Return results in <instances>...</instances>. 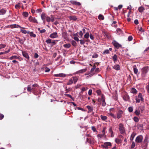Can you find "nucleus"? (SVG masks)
I'll list each match as a JSON object with an SVG mask.
<instances>
[{
    "mask_svg": "<svg viewBox=\"0 0 149 149\" xmlns=\"http://www.w3.org/2000/svg\"><path fill=\"white\" fill-rule=\"evenodd\" d=\"M149 70V67L148 66L144 67L141 69V76L142 77H145L146 74Z\"/></svg>",
    "mask_w": 149,
    "mask_h": 149,
    "instance_id": "f257e3e1",
    "label": "nucleus"
},
{
    "mask_svg": "<svg viewBox=\"0 0 149 149\" xmlns=\"http://www.w3.org/2000/svg\"><path fill=\"white\" fill-rule=\"evenodd\" d=\"M135 100L136 103H139L140 101H143L144 99L143 97L142 94L141 93H139L138 96L136 97Z\"/></svg>",
    "mask_w": 149,
    "mask_h": 149,
    "instance_id": "f03ea898",
    "label": "nucleus"
},
{
    "mask_svg": "<svg viewBox=\"0 0 149 149\" xmlns=\"http://www.w3.org/2000/svg\"><path fill=\"white\" fill-rule=\"evenodd\" d=\"M119 129L121 134L125 133V130L123 125L122 123H120L119 125Z\"/></svg>",
    "mask_w": 149,
    "mask_h": 149,
    "instance_id": "7ed1b4c3",
    "label": "nucleus"
},
{
    "mask_svg": "<svg viewBox=\"0 0 149 149\" xmlns=\"http://www.w3.org/2000/svg\"><path fill=\"white\" fill-rule=\"evenodd\" d=\"M111 146V143L110 142H104L103 144H102L101 145L102 147L106 149H108L109 148V146Z\"/></svg>",
    "mask_w": 149,
    "mask_h": 149,
    "instance_id": "20e7f679",
    "label": "nucleus"
},
{
    "mask_svg": "<svg viewBox=\"0 0 149 149\" xmlns=\"http://www.w3.org/2000/svg\"><path fill=\"white\" fill-rule=\"evenodd\" d=\"M143 138V137L142 135H139L136 137L135 141L137 143H141L142 142Z\"/></svg>",
    "mask_w": 149,
    "mask_h": 149,
    "instance_id": "39448f33",
    "label": "nucleus"
},
{
    "mask_svg": "<svg viewBox=\"0 0 149 149\" xmlns=\"http://www.w3.org/2000/svg\"><path fill=\"white\" fill-rule=\"evenodd\" d=\"M112 44L117 49H118L120 47H121V45L115 40H114L112 42Z\"/></svg>",
    "mask_w": 149,
    "mask_h": 149,
    "instance_id": "423d86ee",
    "label": "nucleus"
},
{
    "mask_svg": "<svg viewBox=\"0 0 149 149\" xmlns=\"http://www.w3.org/2000/svg\"><path fill=\"white\" fill-rule=\"evenodd\" d=\"M29 21L31 22L35 23H38V22L37 20L36 19L35 17H33L31 16H30L29 18Z\"/></svg>",
    "mask_w": 149,
    "mask_h": 149,
    "instance_id": "0eeeda50",
    "label": "nucleus"
},
{
    "mask_svg": "<svg viewBox=\"0 0 149 149\" xmlns=\"http://www.w3.org/2000/svg\"><path fill=\"white\" fill-rule=\"evenodd\" d=\"M123 113V111L121 110H119L117 113V118L118 119H119L122 117V114Z\"/></svg>",
    "mask_w": 149,
    "mask_h": 149,
    "instance_id": "6e6552de",
    "label": "nucleus"
},
{
    "mask_svg": "<svg viewBox=\"0 0 149 149\" xmlns=\"http://www.w3.org/2000/svg\"><path fill=\"white\" fill-rule=\"evenodd\" d=\"M22 53L24 57L26 58L27 60L29 59V57L28 54L26 51H22Z\"/></svg>",
    "mask_w": 149,
    "mask_h": 149,
    "instance_id": "1a4fd4ad",
    "label": "nucleus"
},
{
    "mask_svg": "<svg viewBox=\"0 0 149 149\" xmlns=\"http://www.w3.org/2000/svg\"><path fill=\"white\" fill-rule=\"evenodd\" d=\"M49 37L52 38H54L58 37L57 33L56 32L51 33L49 36Z\"/></svg>",
    "mask_w": 149,
    "mask_h": 149,
    "instance_id": "9d476101",
    "label": "nucleus"
},
{
    "mask_svg": "<svg viewBox=\"0 0 149 149\" xmlns=\"http://www.w3.org/2000/svg\"><path fill=\"white\" fill-rule=\"evenodd\" d=\"M10 27L11 29H13L14 28H20L22 29H24V28L16 24H12L10 25Z\"/></svg>",
    "mask_w": 149,
    "mask_h": 149,
    "instance_id": "9b49d317",
    "label": "nucleus"
},
{
    "mask_svg": "<svg viewBox=\"0 0 149 149\" xmlns=\"http://www.w3.org/2000/svg\"><path fill=\"white\" fill-rule=\"evenodd\" d=\"M86 68L84 69L76 72L75 73H74V74H77L79 73H82L86 72Z\"/></svg>",
    "mask_w": 149,
    "mask_h": 149,
    "instance_id": "f8f14e48",
    "label": "nucleus"
},
{
    "mask_svg": "<svg viewBox=\"0 0 149 149\" xmlns=\"http://www.w3.org/2000/svg\"><path fill=\"white\" fill-rule=\"evenodd\" d=\"M70 3L73 5H75L77 6H79L81 5V3L79 2H78L76 1L72 0L71 1Z\"/></svg>",
    "mask_w": 149,
    "mask_h": 149,
    "instance_id": "ddd939ff",
    "label": "nucleus"
},
{
    "mask_svg": "<svg viewBox=\"0 0 149 149\" xmlns=\"http://www.w3.org/2000/svg\"><path fill=\"white\" fill-rule=\"evenodd\" d=\"M62 37L65 40L68 39V35L66 32H63L62 33Z\"/></svg>",
    "mask_w": 149,
    "mask_h": 149,
    "instance_id": "4468645a",
    "label": "nucleus"
},
{
    "mask_svg": "<svg viewBox=\"0 0 149 149\" xmlns=\"http://www.w3.org/2000/svg\"><path fill=\"white\" fill-rule=\"evenodd\" d=\"M47 16L46 15V14L44 13H42L41 15V18L42 20L43 21V23L45 24V21Z\"/></svg>",
    "mask_w": 149,
    "mask_h": 149,
    "instance_id": "2eb2a0df",
    "label": "nucleus"
},
{
    "mask_svg": "<svg viewBox=\"0 0 149 149\" xmlns=\"http://www.w3.org/2000/svg\"><path fill=\"white\" fill-rule=\"evenodd\" d=\"M54 76L56 77H64L66 76V75L63 73H60L54 74Z\"/></svg>",
    "mask_w": 149,
    "mask_h": 149,
    "instance_id": "dca6fc26",
    "label": "nucleus"
},
{
    "mask_svg": "<svg viewBox=\"0 0 149 149\" xmlns=\"http://www.w3.org/2000/svg\"><path fill=\"white\" fill-rule=\"evenodd\" d=\"M143 143L145 144V147H147L148 143V137L147 136H145L144 140Z\"/></svg>",
    "mask_w": 149,
    "mask_h": 149,
    "instance_id": "f3484780",
    "label": "nucleus"
},
{
    "mask_svg": "<svg viewBox=\"0 0 149 149\" xmlns=\"http://www.w3.org/2000/svg\"><path fill=\"white\" fill-rule=\"evenodd\" d=\"M33 89L31 84L29 85L27 87V91H28L31 92Z\"/></svg>",
    "mask_w": 149,
    "mask_h": 149,
    "instance_id": "a211bd4d",
    "label": "nucleus"
},
{
    "mask_svg": "<svg viewBox=\"0 0 149 149\" xmlns=\"http://www.w3.org/2000/svg\"><path fill=\"white\" fill-rule=\"evenodd\" d=\"M133 70L134 72V74H136V75L139 74V73H138V70L137 69V68H136V66H134L133 67Z\"/></svg>",
    "mask_w": 149,
    "mask_h": 149,
    "instance_id": "6ab92c4d",
    "label": "nucleus"
},
{
    "mask_svg": "<svg viewBox=\"0 0 149 149\" xmlns=\"http://www.w3.org/2000/svg\"><path fill=\"white\" fill-rule=\"evenodd\" d=\"M86 107L88 109V113L92 112L93 111V107L92 108L89 105H88L86 106Z\"/></svg>",
    "mask_w": 149,
    "mask_h": 149,
    "instance_id": "aec40b11",
    "label": "nucleus"
},
{
    "mask_svg": "<svg viewBox=\"0 0 149 149\" xmlns=\"http://www.w3.org/2000/svg\"><path fill=\"white\" fill-rule=\"evenodd\" d=\"M68 18L71 20L76 21L77 19V18L76 16H70L68 17Z\"/></svg>",
    "mask_w": 149,
    "mask_h": 149,
    "instance_id": "412c9836",
    "label": "nucleus"
},
{
    "mask_svg": "<svg viewBox=\"0 0 149 149\" xmlns=\"http://www.w3.org/2000/svg\"><path fill=\"white\" fill-rule=\"evenodd\" d=\"M113 68L117 70H120V66L118 64L116 65L113 67Z\"/></svg>",
    "mask_w": 149,
    "mask_h": 149,
    "instance_id": "4be33fe9",
    "label": "nucleus"
},
{
    "mask_svg": "<svg viewBox=\"0 0 149 149\" xmlns=\"http://www.w3.org/2000/svg\"><path fill=\"white\" fill-rule=\"evenodd\" d=\"M123 99L125 101H127L129 99L130 97L128 95H124Z\"/></svg>",
    "mask_w": 149,
    "mask_h": 149,
    "instance_id": "5701e85b",
    "label": "nucleus"
},
{
    "mask_svg": "<svg viewBox=\"0 0 149 149\" xmlns=\"http://www.w3.org/2000/svg\"><path fill=\"white\" fill-rule=\"evenodd\" d=\"M28 34H29L30 36L31 37L35 38L36 36V35L35 34H34L33 32H30L28 31Z\"/></svg>",
    "mask_w": 149,
    "mask_h": 149,
    "instance_id": "b1692460",
    "label": "nucleus"
},
{
    "mask_svg": "<svg viewBox=\"0 0 149 149\" xmlns=\"http://www.w3.org/2000/svg\"><path fill=\"white\" fill-rule=\"evenodd\" d=\"M112 59L114 63H115L117 61V56L116 54H115L112 57Z\"/></svg>",
    "mask_w": 149,
    "mask_h": 149,
    "instance_id": "393cba45",
    "label": "nucleus"
},
{
    "mask_svg": "<svg viewBox=\"0 0 149 149\" xmlns=\"http://www.w3.org/2000/svg\"><path fill=\"white\" fill-rule=\"evenodd\" d=\"M138 10L140 13H141L144 10L145 8L142 6H140Z\"/></svg>",
    "mask_w": 149,
    "mask_h": 149,
    "instance_id": "a878e982",
    "label": "nucleus"
},
{
    "mask_svg": "<svg viewBox=\"0 0 149 149\" xmlns=\"http://www.w3.org/2000/svg\"><path fill=\"white\" fill-rule=\"evenodd\" d=\"M73 81H74V83L75 84L77 81L78 80V77L77 76L73 77H72Z\"/></svg>",
    "mask_w": 149,
    "mask_h": 149,
    "instance_id": "bb28decb",
    "label": "nucleus"
},
{
    "mask_svg": "<svg viewBox=\"0 0 149 149\" xmlns=\"http://www.w3.org/2000/svg\"><path fill=\"white\" fill-rule=\"evenodd\" d=\"M145 109V107L143 106H140L138 108V109L140 110V111H141V112H142Z\"/></svg>",
    "mask_w": 149,
    "mask_h": 149,
    "instance_id": "cd10ccee",
    "label": "nucleus"
},
{
    "mask_svg": "<svg viewBox=\"0 0 149 149\" xmlns=\"http://www.w3.org/2000/svg\"><path fill=\"white\" fill-rule=\"evenodd\" d=\"M6 10L5 9H2L0 10V13H1L2 15L4 14L6 12Z\"/></svg>",
    "mask_w": 149,
    "mask_h": 149,
    "instance_id": "c85d7f7f",
    "label": "nucleus"
},
{
    "mask_svg": "<svg viewBox=\"0 0 149 149\" xmlns=\"http://www.w3.org/2000/svg\"><path fill=\"white\" fill-rule=\"evenodd\" d=\"M63 47L66 48H69L71 47V45L69 44H66L63 45Z\"/></svg>",
    "mask_w": 149,
    "mask_h": 149,
    "instance_id": "c756f323",
    "label": "nucleus"
},
{
    "mask_svg": "<svg viewBox=\"0 0 149 149\" xmlns=\"http://www.w3.org/2000/svg\"><path fill=\"white\" fill-rule=\"evenodd\" d=\"M73 82V80L72 79H70L68 82L67 83V85H70L72 84Z\"/></svg>",
    "mask_w": 149,
    "mask_h": 149,
    "instance_id": "7c9ffc66",
    "label": "nucleus"
},
{
    "mask_svg": "<svg viewBox=\"0 0 149 149\" xmlns=\"http://www.w3.org/2000/svg\"><path fill=\"white\" fill-rule=\"evenodd\" d=\"M100 117L102 120L105 121L107 119V117L105 116H104L102 115H101Z\"/></svg>",
    "mask_w": 149,
    "mask_h": 149,
    "instance_id": "2f4dec72",
    "label": "nucleus"
},
{
    "mask_svg": "<svg viewBox=\"0 0 149 149\" xmlns=\"http://www.w3.org/2000/svg\"><path fill=\"white\" fill-rule=\"evenodd\" d=\"M130 92L131 93H137V91L136 89L134 88H132L131 91Z\"/></svg>",
    "mask_w": 149,
    "mask_h": 149,
    "instance_id": "473e14b6",
    "label": "nucleus"
},
{
    "mask_svg": "<svg viewBox=\"0 0 149 149\" xmlns=\"http://www.w3.org/2000/svg\"><path fill=\"white\" fill-rule=\"evenodd\" d=\"M134 113L137 116H139L141 114L140 111L139 109L138 110H136L134 112Z\"/></svg>",
    "mask_w": 149,
    "mask_h": 149,
    "instance_id": "72a5a7b5",
    "label": "nucleus"
},
{
    "mask_svg": "<svg viewBox=\"0 0 149 149\" xmlns=\"http://www.w3.org/2000/svg\"><path fill=\"white\" fill-rule=\"evenodd\" d=\"M18 57L16 56H13L10 57V60H12L13 59H18L19 58V57Z\"/></svg>",
    "mask_w": 149,
    "mask_h": 149,
    "instance_id": "f704fd0d",
    "label": "nucleus"
},
{
    "mask_svg": "<svg viewBox=\"0 0 149 149\" xmlns=\"http://www.w3.org/2000/svg\"><path fill=\"white\" fill-rule=\"evenodd\" d=\"M24 40H23L22 39H20L19 38H18L19 40V42L20 44H23L24 41L26 40V39L25 37H24Z\"/></svg>",
    "mask_w": 149,
    "mask_h": 149,
    "instance_id": "c9c22d12",
    "label": "nucleus"
},
{
    "mask_svg": "<svg viewBox=\"0 0 149 149\" xmlns=\"http://www.w3.org/2000/svg\"><path fill=\"white\" fill-rule=\"evenodd\" d=\"M98 18L100 20H102L104 19V17L102 15L100 14L99 15Z\"/></svg>",
    "mask_w": 149,
    "mask_h": 149,
    "instance_id": "e433bc0d",
    "label": "nucleus"
},
{
    "mask_svg": "<svg viewBox=\"0 0 149 149\" xmlns=\"http://www.w3.org/2000/svg\"><path fill=\"white\" fill-rule=\"evenodd\" d=\"M122 141V140L120 139H115V141L117 143H121Z\"/></svg>",
    "mask_w": 149,
    "mask_h": 149,
    "instance_id": "4c0bfd02",
    "label": "nucleus"
},
{
    "mask_svg": "<svg viewBox=\"0 0 149 149\" xmlns=\"http://www.w3.org/2000/svg\"><path fill=\"white\" fill-rule=\"evenodd\" d=\"M79 40L80 41V44L82 45H84L87 41L86 40Z\"/></svg>",
    "mask_w": 149,
    "mask_h": 149,
    "instance_id": "58836bf2",
    "label": "nucleus"
},
{
    "mask_svg": "<svg viewBox=\"0 0 149 149\" xmlns=\"http://www.w3.org/2000/svg\"><path fill=\"white\" fill-rule=\"evenodd\" d=\"M22 15L24 16L27 17L28 16L29 14L27 12H24L23 13Z\"/></svg>",
    "mask_w": 149,
    "mask_h": 149,
    "instance_id": "ea45409f",
    "label": "nucleus"
},
{
    "mask_svg": "<svg viewBox=\"0 0 149 149\" xmlns=\"http://www.w3.org/2000/svg\"><path fill=\"white\" fill-rule=\"evenodd\" d=\"M89 33L88 32H87L84 35V37L86 39H88L89 38Z\"/></svg>",
    "mask_w": 149,
    "mask_h": 149,
    "instance_id": "a19ab883",
    "label": "nucleus"
},
{
    "mask_svg": "<svg viewBox=\"0 0 149 149\" xmlns=\"http://www.w3.org/2000/svg\"><path fill=\"white\" fill-rule=\"evenodd\" d=\"M45 20L48 22H50L51 20V18L50 17L47 16Z\"/></svg>",
    "mask_w": 149,
    "mask_h": 149,
    "instance_id": "79ce46f5",
    "label": "nucleus"
},
{
    "mask_svg": "<svg viewBox=\"0 0 149 149\" xmlns=\"http://www.w3.org/2000/svg\"><path fill=\"white\" fill-rule=\"evenodd\" d=\"M109 53V50L108 49H106L102 53L103 54H108Z\"/></svg>",
    "mask_w": 149,
    "mask_h": 149,
    "instance_id": "37998d69",
    "label": "nucleus"
},
{
    "mask_svg": "<svg viewBox=\"0 0 149 149\" xmlns=\"http://www.w3.org/2000/svg\"><path fill=\"white\" fill-rule=\"evenodd\" d=\"M135 135V134L134 133H132L131 134V136L130 138V140L131 141H132L133 140Z\"/></svg>",
    "mask_w": 149,
    "mask_h": 149,
    "instance_id": "c03bdc74",
    "label": "nucleus"
},
{
    "mask_svg": "<svg viewBox=\"0 0 149 149\" xmlns=\"http://www.w3.org/2000/svg\"><path fill=\"white\" fill-rule=\"evenodd\" d=\"M133 120L135 122H138L139 121L138 118L136 116L134 117Z\"/></svg>",
    "mask_w": 149,
    "mask_h": 149,
    "instance_id": "a18cd8bd",
    "label": "nucleus"
},
{
    "mask_svg": "<svg viewBox=\"0 0 149 149\" xmlns=\"http://www.w3.org/2000/svg\"><path fill=\"white\" fill-rule=\"evenodd\" d=\"M71 43L72 45L76 47L77 46V43L74 40H72L71 42Z\"/></svg>",
    "mask_w": 149,
    "mask_h": 149,
    "instance_id": "49530a36",
    "label": "nucleus"
},
{
    "mask_svg": "<svg viewBox=\"0 0 149 149\" xmlns=\"http://www.w3.org/2000/svg\"><path fill=\"white\" fill-rule=\"evenodd\" d=\"M56 41H58L57 40H56ZM55 41H56V40H52L51 42V45H52V46H53V45H54L56 44V43Z\"/></svg>",
    "mask_w": 149,
    "mask_h": 149,
    "instance_id": "de8ad7c7",
    "label": "nucleus"
},
{
    "mask_svg": "<svg viewBox=\"0 0 149 149\" xmlns=\"http://www.w3.org/2000/svg\"><path fill=\"white\" fill-rule=\"evenodd\" d=\"M133 107H130L128 108V111L130 112H132L133 111Z\"/></svg>",
    "mask_w": 149,
    "mask_h": 149,
    "instance_id": "09e8293b",
    "label": "nucleus"
},
{
    "mask_svg": "<svg viewBox=\"0 0 149 149\" xmlns=\"http://www.w3.org/2000/svg\"><path fill=\"white\" fill-rule=\"evenodd\" d=\"M6 46V45L4 44H0V49L5 48Z\"/></svg>",
    "mask_w": 149,
    "mask_h": 149,
    "instance_id": "8fccbe9b",
    "label": "nucleus"
},
{
    "mask_svg": "<svg viewBox=\"0 0 149 149\" xmlns=\"http://www.w3.org/2000/svg\"><path fill=\"white\" fill-rule=\"evenodd\" d=\"M52 40L50 39H47L46 41V42L47 44H51Z\"/></svg>",
    "mask_w": 149,
    "mask_h": 149,
    "instance_id": "3c124183",
    "label": "nucleus"
},
{
    "mask_svg": "<svg viewBox=\"0 0 149 149\" xmlns=\"http://www.w3.org/2000/svg\"><path fill=\"white\" fill-rule=\"evenodd\" d=\"M135 146V143L133 141L132 142V145L131 146L130 148L131 149L134 148Z\"/></svg>",
    "mask_w": 149,
    "mask_h": 149,
    "instance_id": "603ef678",
    "label": "nucleus"
},
{
    "mask_svg": "<svg viewBox=\"0 0 149 149\" xmlns=\"http://www.w3.org/2000/svg\"><path fill=\"white\" fill-rule=\"evenodd\" d=\"M21 31L23 33L26 34V33H28V31H27L26 30L24 29H21Z\"/></svg>",
    "mask_w": 149,
    "mask_h": 149,
    "instance_id": "864d4df0",
    "label": "nucleus"
},
{
    "mask_svg": "<svg viewBox=\"0 0 149 149\" xmlns=\"http://www.w3.org/2000/svg\"><path fill=\"white\" fill-rule=\"evenodd\" d=\"M96 92L98 95H100L101 94V92L100 90L98 89L96 91Z\"/></svg>",
    "mask_w": 149,
    "mask_h": 149,
    "instance_id": "5fc2aeb1",
    "label": "nucleus"
},
{
    "mask_svg": "<svg viewBox=\"0 0 149 149\" xmlns=\"http://www.w3.org/2000/svg\"><path fill=\"white\" fill-rule=\"evenodd\" d=\"M109 115L112 117L113 118H116V116H115L112 113H109Z\"/></svg>",
    "mask_w": 149,
    "mask_h": 149,
    "instance_id": "6e6d98bb",
    "label": "nucleus"
},
{
    "mask_svg": "<svg viewBox=\"0 0 149 149\" xmlns=\"http://www.w3.org/2000/svg\"><path fill=\"white\" fill-rule=\"evenodd\" d=\"M102 106H103V107H104L105 106L106 104V103L105 102V100H102Z\"/></svg>",
    "mask_w": 149,
    "mask_h": 149,
    "instance_id": "4d7b16f0",
    "label": "nucleus"
},
{
    "mask_svg": "<svg viewBox=\"0 0 149 149\" xmlns=\"http://www.w3.org/2000/svg\"><path fill=\"white\" fill-rule=\"evenodd\" d=\"M66 95L67 96V97L71 98V99H72L73 101H74V98H73L71 95H70L69 94H66Z\"/></svg>",
    "mask_w": 149,
    "mask_h": 149,
    "instance_id": "13d9d810",
    "label": "nucleus"
},
{
    "mask_svg": "<svg viewBox=\"0 0 149 149\" xmlns=\"http://www.w3.org/2000/svg\"><path fill=\"white\" fill-rule=\"evenodd\" d=\"M86 141H87L88 143H92V141H91L90 139H89L88 138H87L86 139Z\"/></svg>",
    "mask_w": 149,
    "mask_h": 149,
    "instance_id": "bf43d9fd",
    "label": "nucleus"
},
{
    "mask_svg": "<svg viewBox=\"0 0 149 149\" xmlns=\"http://www.w3.org/2000/svg\"><path fill=\"white\" fill-rule=\"evenodd\" d=\"M75 109H77L78 110H80L81 111H85V110H84L82 108H80V107H76V108H75Z\"/></svg>",
    "mask_w": 149,
    "mask_h": 149,
    "instance_id": "052dcab7",
    "label": "nucleus"
},
{
    "mask_svg": "<svg viewBox=\"0 0 149 149\" xmlns=\"http://www.w3.org/2000/svg\"><path fill=\"white\" fill-rule=\"evenodd\" d=\"M96 68V66L95 65H93V66L92 68L91 69V72H93L94 70Z\"/></svg>",
    "mask_w": 149,
    "mask_h": 149,
    "instance_id": "680f3d73",
    "label": "nucleus"
},
{
    "mask_svg": "<svg viewBox=\"0 0 149 149\" xmlns=\"http://www.w3.org/2000/svg\"><path fill=\"white\" fill-rule=\"evenodd\" d=\"M79 35L80 36V38H81L83 35V33L82 31H80L79 33Z\"/></svg>",
    "mask_w": 149,
    "mask_h": 149,
    "instance_id": "e2e57ef3",
    "label": "nucleus"
},
{
    "mask_svg": "<svg viewBox=\"0 0 149 149\" xmlns=\"http://www.w3.org/2000/svg\"><path fill=\"white\" fill-rule=\"evenodd\" d=\"M133 38L132 36H129L128 38V40L129 41H131L132 40Z\"/></svg>",
    "mask_w": 149,
    "mask_h": 149,
    "instance_id": "0e129e2a",
    "label": "nucleus"
},
{
    "mask_svg": "<svg viewBox=\"0 0 149 149\" xmlns=\"http://www.w3.org/2000/svg\"><path fill=\"white\" fill-rule=\"evenodd\" d=\"M105 130H106V128H105V127H104L103 128V130H102V134L104 135L105 134Z\"/></svg>",
    "mask_w": 149,
    "mask_h": 149,
    "instance_id": "69168bd1",
    "label": "nucleus"
},
{
    "mask_svg": "<svg viewBox=\"0 0 149 149\" xmlns=\"http://www.w3.org/2000/svg\"><path fill=\"white\" fill-rule=\"evenodd\" d=\"M73 38L76 41H79L78 38L77 36H74Z\"/></svg>",
    "mask_w": 149,
    "mask_h": 149,
    "instance_id": "338daca9",
    "label": "nucleus"
},
{
    "mask_svg": "<svg viewBox=\"0 0 149 149\" xmlns=\"http://www.w3.org/2000/svg\"><path fill=\"white\" fill-rule=\"evenodd\" d=\"M146 88L147 90L148 93H149V83L148 84V85L146 86Z\"/></svg>",
    "mask_w": 149,
    "mask_h": 149,
    "instance_id": "774afa93",
    "label": "nucleus"
}]
</instances>
